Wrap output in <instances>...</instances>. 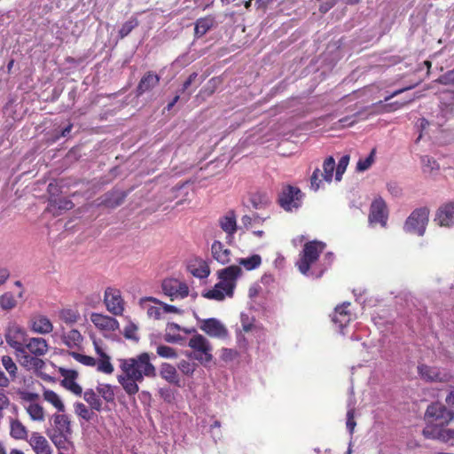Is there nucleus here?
Listing matches in <instances>:
<instances>
[{"instance_id": "nucleus-1", "label": "nucleus", "mask_w": 454, "mask_h": 454, "mask_svg": "<svg viewBox=\"0 0 454 454\" xmlns=\"http://www.w3.org/2000/svg\"><path fill=\"white\" fill-rule=\"evenodd\" d=\"M120 368L122 373L118 376V381L129 395H134L138 392L137 383L142 382L145 377L156 376V368L146 352L135 357L121 359Z\"/></svg>"}, {"instance_id": "nucleus-2", "label": "nucleus", "mask_w": 454, "mask_h": 454, "mask_svg": "<svg viewBox=\"0 0 454 454\" xmlns=\"http://www.w3.org/2000/svg\"><path fill=\"white\" fill-rule=\"evenodd\" d=\"M325 248V244L321 241L313 240L305 243L300 254V258L296 262V266L302 275L316 278L323 275L326 267H322V264L317 263V261Z\"/></svg>"}, {"instance_id": "nucleus-3", "label": "nucleus", "mask_w": 454, "mask_h": 454, "mask_svg": "<svg viewBox=\"0 0 454 454\" xmlns=\"http://www.w3.org/2000/svg\"><path fill=\"white\" fill-rule=\"evenodd\" d=\"M51 427L46 434L52 443L59 450L69 451L73 449L72 442L73 430L69 417L61 413H54L50 418Z\"/></svg>"}, {"instance_id": "nucleus-4", "label": "nucleus", "mask_w": 454, "mask_h": 454, "mask_svg": "<svg viewBox=\"0 0 454 454\" xmlns=\"http://www.w3.org/2000/svg\"><path fill=\"white\" fill-rule=\"evenodd\" d=\"M304 193L297 186L285 184L278 194V204L286 212L298 211L301 206Z\"/></svg>"}, {"instance_id": "nucleus-5", "label": "nucleus", "mask_w": 454, "mask_h": 454, "mask_svg": "<svg viewBox=\"0 0 454 454\" xmlns=\"http://www.w3.org/2000/svg\"><path fill=\"white\" fill-rule=\"evenodd\" d=\"M454 419V412L449 411L443 404L434 403L430 404L425 413L426 427H444Z\"/></svg>"}, {"instance_id": "nucleus-6", "label": "nucleus", "mask_w": 454, "mask_h": 454, "mask_svg": "<svg viewBox=\"0 0 454 454\" xmlns=\"http://www.w3.org/2000/svg\"><path fill=\"white\" fill-rule=\"evenodd\" d=\"M188 346L194 351L193 355H189L190 357L198 360L201 364H207L212 360V346L203 335L199 333L193 335L189 340Z\"/></svg>"}, {"instance_id": "nucleus-7", "label": "nucleus", "mask_w": 454, "mask_h": 454, "mask_svg": "<svg viewBox=\"0 0 454 454\" xmlns=\"http://www.w3.org/2000/svg\"><path fill=\"white\" fill-rule=\"evenodd\" d=\"M429 211L425 208L415 209L407 218L403 229L406 232L423 236L428 223Z\"/></svg>"}, {"instance_id": "nucleus-8", "label": "nucleus", "mask_w": 454, "mask_h": 454, "mask_svg": "<svg viewBox=\"0 0 454 454\" xmlns=\"http://www.w3.org/2000/svg\"><path fill=\"white\" fill-rule=\"evenodd\" d=\"M162 291L171 301L184 299L189 295V287L186 283L176 278H168L163 280Z\"/></svg>"}, {"instance_id": "nucleus-9", "label": "nucleus", "mask_w": 454, "mask_h": 454, "mask_svg": "<svg viewBox=\"0 0 454 454\" xmlns=\"http://www.w3.org/2000/svg\"><path fill=\"white\" fill-rule=\"evenodd\" d=\"M104 302L111 314L114 316L122 315L124 311V301L119 289L107 287L105 291Z\"/></svg>"}, {"instance_id": "nucleus-10", "label": "nucleus", "mask_w": 454, "mask_h": 454, "mask_svg": "<svg viewBox=\"0 0 454 454\" xmlns=\"http://www.w3.org/2000/svg\"><path fill=\"white\" fill-rule=\"evenodd\" d=\"M418 372L421 379L428 382H448L451 379V374L447 370L435 366L420 364Z\"/></svg>"}, {"instance_id": "nucleus-11", "label": "nucleus", "mask_w": 454, "mask_h": 454, "mask_svg": "<svg viewBox=\"0 0 454 454\" xmlns=\"http://www.w3.org/2000/svg\"><path fill=\"white\" fill-rule=\"evenodd\" d=\"M388 217V212L386 202L382 198H376L370 207L369 221L371 223H380L386 227Z\"/></svg>"}, {"instance_id": "nucleus-12", "label": "nucleus", "mask_w": 454, "mask_h": 454, "mask_svg": "<svg viewBox=\"0 0 454 454\" xmlns=\"http://www.w3.org/2000/svg\"><path fill=\"white\" fill-rule=\"evenodd\" d=\"M200 328L211 337L223 339L228 335L226 327L214 317L200 320Z\"/></svg>"}, {"instance_id": "nucleus-13", "label": "nucleus", "mask_w": 454, "mask_h": 454, "mask_svg": "<svg viewBox=\"0 0 454 454\" xmlns=\"http://www.w3.org/2000/svg\"><path fill=\"white\" fill-rule=\"evenodd\" d=\"M242 270L238 265H231L224 269L218 270V278L220 282L227 286L229 294L234 291L236 287L237 279L240 277Z\"/></svg>"}, {"instance_id": "nucleus-14", "label": "nucleus", "mask_w": 454, "mask_h": 454, "mask_svg": "<svg viewBox=\"0 0 454 454\" xmlns=\"http://www.w3.org/2000/svg\"><path fill=\"white\" fill-rule=\"evenodd\" d=\"M218 224L222 231L225 232L228 243H231L234 234L238 231L237 216L233 210L228 211L218 219Z\"/></svg>"}, {"instance_id": "nucleus-15", "label": "nucleus", "mask_w": 454, "mask_h": 454, "mask_svg": "<svg viewBox=\"0 0 454 454\" xmlns=\"http://www.w3.org/2000/svg\"><path fill=\"white\" fill-rule=\"evenodd\" d=\"M423 434L426 438L436 439L451 445L454 444V429L445 427H425Z\"/></svg>"}, {"instance_id": "nucleus-16", "label": "nucleus", "mask_w": 454, "mask_h": 454, "mask_svg": "<svg viewBox=\"0 0 454 454\" xmlns=\"http://www.w3.org/2000/svg\"><path fill=\"white\" fill-rule=\"evenodd\" d=\"M27 442L35 454H52L53 452L48 440L39 432H32Z\"/></svg>"}, {"instance_id": "nucleus-17", "label": "nucleus", "mask_w": 454, "mask_h": 454, "mask_svg": "<svg viewBox=\"0 0 454 454\" xmlns=\"http://www.w3.org/2000/svg\"><path fill=\"white\" fill-rule=\"evenodd\" d=\"M349 305V302H343L341 305L337 306L332 316L333 324L339 328L340 333L342 334H344V328L352 319L351 313L347 309Z\"/></svg>"}, {"instance_id": "nucleus-18", "label": "nucleus", "mask_w": 454, "mask_h": 454, "mask_svg": "<svg viewBox=\"0 0 454 454\" xmlns=\"http://www.w3.org/2000/svg\"><path fill=\"white\" fill-rule=\"evenodd\" d=\"M90 320L97 328L102 331L114 332L119 328L118 321L109 316L102 315L99 313H92L90 316Z\"/></svg>"}, {"instance_id": "nucleus-19", "label": "nucleus", "mask_w": 454, "mask_h": 454, "mask_svg": "<svg viewBox=\"0 0 454 454\" xmlns=\"http://www.w3.org/2000/svg\"><path fill=\"white\" fill-rule=\"evenodd\" d=\"M434 221L441 226H454V201L439 207Z\"/></svg>"}, {"instance_id": "nucleus-20", "label": "nucleus", "mask_w": 454, "mask_h": 454, "mask_svg": "<svg viewBox=\"0 0 454 454\" xmlns=\"http://www.w3.org/2000/svg\"><path fill=\"white\" fill-rule=\"evenodd\" d=\"M24 348L35 356H44L48 351V343L43 338H30L24 341Z\"/></svg>"}, {"instance_id": "nucleus-21", "label": "nucleus", "mask_w": 454, "mask_h": 454, "mask_svg": "<svg viewBox=\"0 0 454 454\" xmlns=\"http://www.w3.org/2000/svg\"><path fill=\"white\" fill-rule=\"evenodd\" d=\"M211 254L213 258L221 264H227L231 262V250L218 240H215L211 246Z\"/></svg>"}, {"instance_id": "nucleus-22", "label": "nucleus", "mask_w": 454, "mask_h": 454, "mask_svg": "<svg viewBox=\"0 0 454 454\" xmlns=\"http://www.w3.org/2000/svg\"><path fill=\"white\" fill-rule=\"evenodd\" d=\"M233 292L234 291L231 290V292L229 294L227 286L219 281L215 285L213 289L203 293L202 295L207 299L221 301H223L226 297L231 298L233 296Z\"/></svg>"}, {"instance_id": "nucleus-23", "label": "nucleus", "mask_w": 454, "mask_h": 454, "mask_svg": "<svg viewBox=\"0 0 454 454\" xmlns=\"http://www.w3.org/2000/svg\"><path fill=\"white\" fill-rule=\"evenodd\" d=\"M160 77L153 72H147L140 80L137 91V96L143 95L145 92L152 90L158 85Z\"/></svg>"}, {"instance_id": "nucleus-24", "label": "nucleus", "mask_w": 454, "mask_h": 454, "mask_svg": "<svg viewBox=\"0 0 454 454\" xmlns=\"http://www.w3.org/2000/svg\"><path fill=\"white\" fill-rule=\"evenodd\" d=\"M7 343L12 347L17 352L24 353V333L20 329L15 328L10 330L6 334Z\"/></svg>"}, {"instance_id": "nucleus-25", "label": "nucleus", "mask_w": 454, "mask_h": 454, "mask_svg": "<svg viewBox=\"0 0 454 454\" xmlns=\"http://www.w3.org/2000/svg\"><path fill=\"white\" fill-rule=\"evenodd\" d=\"M160 375L167 382L180 386V379L175 366L168 363H163L160 368Z\"/></svg>"}, {"instance_id": "nucleus-26", "label": "nucleus", "mask_w": 454, "mask_h": 454, "mask_svg": "<svg viewBox=\"0 0 454 454\" xmlns=\"http://www.w3.org/2000/svg\"><path fill=\"white\" fill-rule=\"evenodd\" d=\"M215 22V18L211 15L197 20L194 27L195 36L202 37L214 27Z\"/></svg>"}, {"instance_id": "nucleus-27", "label": "nucleus", "mask_w": 454, "mask_h": 454, "mask_svg": "<svg viewBox=\"0 0 454 454\" xmlns=\"http://www.w3.org/2000/svg\"><path fill=\"white\" fill-rule=\"evenodd\" d=\"M32 329L37 333L45 334L52 331L53 325L48 317L37 316L32 319Z\"/></svg>"}, {"instance_id": "nucleus-28", "label": "nucleus", "mask_w": 454, "mask_h": 454, "mask_svg": "<svg viewBox=\"0 0 454 454\" xmlns=\"http://www.w3.org/2000/svg\"><path fill=\"white\" fill-rule=\"evenodd\" d=\"M74 207L71 200L66 198L52 199L49 200L48 209L54 215L60 214L61 211L69 210Z\"/></svg>"}, {"instance_id": "nucleus-29", "label": "nucleus", "mask_w": 454, "mask_h": 454, "mask_svg": "<svg viewBox=\"0 0 454 454\" xmlns=\"http://www.w3.org/2000/svg\"><path fill=\"white\" fill-rule=\"evenodd\" d=\"M10 434L16 440H26L29 438L27 427L19 420L12 419L10 423Z\"/></svg>"}, {"instance_id": "nucleus-30", "label": "nucleus", "mask_w": 454, "mask_h": 454, "mask_svg": "<svg viewBox=\"0 0 454 454\" xmlns=\"http://www.w3.org/2000/svg\"><path fill=\"white\" fill-rule=\"evenodd\" d=\"M20 362L22 366L27 367V369H42L44 365V363L42 359L37 356H32L27 354V352L24 349V353H20Z\"/></svg>"}, {"instance_id": "nucleus-31", "label": "nucleus", "mask_w": 454, "mask_h": 454, "mask_svg": "<svg viewBox=\"0 0 454 454\" xmlns=\"http://www.w3.org/2000/svg\"><path fill=\"white\" fill-rule=\"evenodd\" d=\"M25 410L33 421L42 422L45 419L43 407L37 402L35 403L25 404Z\"/></svg>"}, {"instance_id": "nucleus-32", "label": "nucleus", "mask_w": 454, "mask_h": 454, "mask_svg": "<svg viewBox=\"0 0 454 454\" xmlns=\"http://www.w3.org/2000/svg\"><path fill=\"white\" fill-rule=\"evenodd\" d=\"M189 270L192 276L198 278H206L210 274L209 266L205 261H199L189 265Z\"/></svg>"}, {"instance_id": "nucleus-33", "label": "nucleus", "mask_w": 454, "mask_h": 454, "mask_svg": "<svg viewBox=\"0 0 454 454\" xmlns=\"http://www.w3.org/2000/svg\"><path fill=\"white\" fill-rule=\"evenodd\" d=\"M43 399L54 406L58 413L65 412L66 408L60 396L52 390L45 389L43 391Z\"/></svg>"}, {"instance_id": "nucleus-34", "label": "nucleus", "mask_w": 454, "mask_h": 454, "mask_svg": "<svg viewBox=\"0 0 454 454\" xmlns=\"http://www.w3.org/2000/svg\"><path fill=\"white\" fill-rule=\"evenodd\" d=\"M65 345L70 348H77L82 341V336L78 330L73 329L62 336Z\"/></svg>"}, {"instance_id": "nucleus-35", "label": "nucleus", "mask_w": 454, "mask_h": 454, "mask_svg": "<svg viewBox=\"0 0 454 454\" xmlns=\"http://www.w3.org/2000/svg\"><path fill=\"white\" fill-rule=\"evenodd\" d=\"M197 79H198V74L196 72H193L189 75L187 80L183 83L181 93H187L185 100L189 99L191 94L201 83V82H196Z\"/></svg>"}, {"instance_id": "nucleus-36", "label": "nucleus", "mask_w": 454, "mask_h": 454, "mask_svg": "<svg viewBox=\"0 0 454 454\" xmlns=\"http://www.w3.org/2000/svg\"><path fill=\"white\" fill-rule=\"evenodd\" d=\"M238 263L244 267L247 270H253L262 264V257L259 254H253L246 258H239L237 260Z\"/></svg>"}, {"instance_id": "nucleus-37", "label": "nucleus", "mask_w": 454, "mask_h": 454, "mask_svg": "<svg viewBox=\"0 0 454 454\" xmlns=\"http://www.w3.org/2000/svg\"><path fill=\"white\" fill-rule=\"evenodd\" d=\"M83 398L92 410L100 411L102 410V401L92 389H87L83 393Z\"/></svg>"}, {"instance_id": "nucleus-38", "label": "nucleus", "mask_w": 454, "mask_h": 454, "mask_svg": "<svg viewBox=\"0 0 454 454\" xmlns=\"http://www.w3.org/2000/svg\"><path fill=\"white\" fill-rule=\"evenodd\" d=\"M16 394L19 396L21 404L25 407V404L36 403L40 396L37 393L30 392L23 388L16 390Z\"/></svg>"}, {"instance_id": "nucleus-39", "label": "nucleus", "mask_w": 454, "mask_h": 454, "mask_svg": "<svg viewBox=\"0 0 454 454\" xmlns=\"http://www.w3.org/2000/svg\"><path fill=\"white\" fill-rule=\"evenodd\" d=\"M421 164L423 172L426 174L432 175L440 169V165L437 163V161L434 158L427 155L421 157Z\"/></svg>"}, {"instance_id": "nucleus-40", "label": "nucleus", "mask_w": 454, "mask_h": 454, "mask_svg": "<svg viewBox=\"0 0 454 454\" xmlns=\"http://www.w3.org/2000/svg\"><path fill=\"white\" fill-rule=\"evenodd\" d=\"M334 169L335 160L332 156H330L326 158L323 163V180L327 183H331L333 180Z\"/></svg>"}, {"instance_id": "nucleus-41", "label": "nucleus", "mask_w": 454, "mask_h": 454, "mask_svg": "<svg viewBox=\"0 0 454 454\" xmlns=\"http://www.w3.org/2000/svg\"><path fill=\"white\" fill-rule=\"evenodd\" d=\"M74 409V413L87 422L90 421L95 416V413L90 411L82 403H75Z\"/></svg>"}, {"instance_id": "nucleus-42", "label": "nucleus", "mask_w": 454, "mask_h": 454, "mask_svg": "<svg viewBox=\"0 0 454 454\" xmlns=\"http://www.w3.org/2000/svg\"><path fill=\"white\" fill-rule=\"evenodd\" d=\"M124 200V195L120 192H113L106 195V199L102 201L108 207H116Z\"/></svg>"}, {"instance_id": "nucleus-43", "label": "nucleus", "mask_w": 454, "mask_h": 454, "mask_svg": "<svg viewBox=\"0 0 454 454\" xmlns=\"http://www.w3.org/2000/svg\"><path fill=\"white\" fill-rule=\"evenodd\" d=\"M1 362L3 367L8 372L10 379L12 380H14L17 376V365L15 364L12 357L8 356H2Z\"/></svg>"}, {"instance_id": "nucleus-44", "label": "nucleus", "mask_w": 454, "mask_h": 454, "mask_svg": "<svg viewBox=\"0 0 454 454\" xmlns=\"http://www.w3.org/2000/svg\"><path fill=\"white\" fill-rule=\"evenodd\" d=\"M139 22L136 17H131L129 20L122 24L119 30L120 38L126 37L135 27L138 26Z\"/></svg>"}, {"instance_id": "nucleus-45", "label": "nucleus", "mask_w": 454, "mask_h": 454, "mask_svg": "<svg viewBox=\"0 0 454 454\" xmlns=\"http://www.w3.org/2000/svg\"><path fill=\"white\" fill-rule=\"evenodd\" d=\"M17 304V301L11 292H6L0 296V307L4 310H10L13 309Z\"/></svg>"}, {"instance_id": "nucleus-46", "label": "nucleus", "mask_w": 454, "mask_h": 454, "mask_svg": "<svg viewBox=\"0 0 454 454\" xmlns=\"http://www.w3.org/2000/svg\"><path fill=\"white\" fill-rule=\"evenodd\" d=\"M149 301L154 302L157 305L161 306L162 307V314L163 313H181V310L178 308H176V306L166 304V303L159 301L156 298L146 297V298L142 299V302H149Z\"/></svg>"}, {"instance_id": "nucleus-47", "label": "nucleus", "mask_w": 454, "mask_h": 454, "mask_svg": "<svg viewBox=\"0 0 454 454\" xmlns=\"http://www.w3.org/2000/svg\"><path fill=\"white\" fill-rule=\"evenodd\" d=\"M98 372L111 374L114 372V366L110 362V357L106 355L100 357L99 361L96 364Z\"/></svg>"}, {"instance_id": "nucleus-48", "label": "nucleus", "mask_w": 454, "mask_h": 454, "mask_svg": "<svg viewBox=\"0 0 454 454\" xmlns=\"http://www.w3.org/2000/svg\"><path fill=\"white\" fill-rule=\"evenodd\" d=\"M98 393L106 402H112L114 399V393L112 387L108 384H99L97 387Z\"/></svg>"}, {"instance_id": "nucleus-49", "label": "nucleus", "mask_w": 454, "mask_h": 454, "mask_svg": "<svg viewBox=\"0 0 454 454\" xmlns=\"http://www.w3.org/2000/svg\"><path fill=\"white\" fill-rule=\"evenodd\" d=\"M157 355L160 357L171 359L176 358L177 353L175 348L166 346V345H158L156 348Z\"/></svg>"}, {"instance_id": "nucleus-50", "label": "nucleus", "mask_w": 454, "mask_h": 454, "mask_svg": "<svg viewBox=\"0 0 454 454\" xmlns=\"http://www.w3.org/2000/svg\"><path fill=\"white\" fill-rule=\"evenodd\" d=\"M61 320L67 324H74L77 322L80 317L79 313L76 310L71 309H66L60 311L59 315Z\"/></svg>"}, {"instance_id": "nucleus-51", "label": "nucleus", "mask_w": 454, "mask_h": 454, "mask_svg": "<svg viewBox=\"0 0 454 454\" xmlns=\"http://www.w3.org/2000/svg\"><path fill=\"white\" fill-rule=\"evenodd\" d=\"M375 149H372L371 153L364 159H359L356 164V170L363 172L367 170L374 161Z\"/></svg>"}, {"instance_id": "nucleus-52", "label": "nucleus", "mask_w": 454, "mask_h": 454, "mask_svg": "<svg viewBox=\"0 0 454 454\" xmlns=\"http://www.w3.org/2000/svg\"><path fill=\"white\" fill-rule=\"evenodd\" d=\"M70 356L76 360L77 362L86 365V366H95L97 364V361L94 357L82 355L77 352H71Z\"/></svg>"}, {"instance_id": "nucleus-53", "label": "nucleus", "mask_w": 454, "mask_h": 454, "mask_svg": "<svg viewBox=\"0 0 454 454\" xmlns=\"http://www.w3.org/2000/svg\"><path fill=\"white\" fill-rule=\"evenodd\" d=\"M348 161H349V156L348 155H344L340 158V160H339V163L336 167V172H335V179L336 181H340L341 178H342V175L344 174V172L346 171V168L348 165Z\"/></svg>"}, {"instance_id": "nucleus-54", "label": "nucleus", "mask_w": 454, "mask_h": 454, "mask_svg": "<svg viewBox=\"0 0 454 454\" xmlns=\"http://www.w3.org/2000/svg\"><path fill=\"white\" fill-rule=\"evenodd\" d=\"M413 99L414 98H411L409 100H406V101H403V102L395 101V102H391V103H388V104L382 105V112H384V113H390V112H393V111H396L398 109H401L402 107H403L407 104L412 102Z\"/></svg>"}, {"instance_id": "nucleus-55", "label": "nucleus", "mask_w": 454, "mask_h": 454, "mask_svg": "<svg viewBox=\"0 0 454 454\" xmlns=\"http://www.w3.org/2000/svg\"><path fill=\"white\" fill-rule=\"evenodd\" d=\"M177 367L183 374L191 376L193 374L196 369V364L186 360H181L178 363Z\"/></svg>"}, {"instance_id": "nucleus-56", "label": "nucleus", "mask_w": 454, "mask_h": 454, "mask_svg": "<svg viewBox=\"0 0 454 454\" xmlns=\"http://www.w3.org/2000/svg\"><path fill=\"white\" fill-rule=\"evenodd\" d=\"M137 326L134 323L129 322V324L124 327L123 335L126 339L137 341L139 338L137 335Z\"/></svg>"}, {"instance_id": "nucleus-57", "label": "nucleus", "mask_w": 454, "mask_h": 454, "mask_svg": "<svg viewBox=\"0 0 454 454\" xmlns=\"http://www.w3.org/2000/svg\"><path fill=\"white\" fill-rule=\"evenodd\" d=\"M141 304L142 306H144L146 310H147V315L149 317L151 318H153V319H160L161 317V315H162V307L161 306H151V305H146V302H142L141 301Z\"/></svg>"}, {"instance_id": "nucleus-58", "label": "nucleus", "mask_w": 454, "mask_h": 454, "mask_svg": "<svg viewBox=\"0 0 454 454\" xmlns=\"http://www.w3.org/2000/svg\"><path fill=\"white\" fill-rule=\"evenodd\" d=\"M435 82L443 85H454V68L441 75Z\"/></svg>"}, {"instance_id": "nucleus-59", "label": "nucleus", "mask_w": 454, "mask_h": 454, "mask_svg": "<svg viewBox=\"0 0 454 454\" xmlns=\"http://www.w3.org/2000/svg\"><path fill=\"white\" fill-rule=\"evenodd\" d=\"M240 322H241L242 329L245 332H249L254 327V318L250 317L246 313H241V315H240Z\"/></svg>"}, {"instance_id": "nucleus-60", "label": "nucleus", "mask_w": 454, "mask_h": 454, "mask_svg": "<svg viewBox=\"0 0 454 454\" xmlns=\"http://www.w3.org/2000/svg\"><path fill=\"white\" fill-rule=\"evenodd\" d=\"M354 414H355V410L353 407H349L348 410V412H347V428L350 434H352L354 433V429H355V427H356V421L354 419Z\"/></svg>"}, {"instance_id": "nucleus-61", "label": "nucleus", "mask_w": 454, "mask_h": 454, "mask_svg": "<svg viewBox=\"0 0 454 454\" xmlns=\"http://www.w3.org/2000/svg\"><path fill=\"white\" fill-rule=\"evenodd\" d=\"M320 169L316 168L310 177V189L314 192H317L321 187L322 180L318 177Z\"/></svg>"}, {"instance_id": "nucleus-62", "label": "nucleus", "mask_w": 454, "mask_h": 454, "mask_svg": "<svg viewBox=\"0 0 454 454\" xmlns=\"http://www.w3.org/2000/svg\"><path fill=\"white\" fill-rule=\"evenodd\" d=\"M164 340L168 343H181L184 338L180 334L176 333V332L167 331L164 335Z\"/></svg>"}, {"instance_id": "nucleus-63", "label": "nucleus", "mask_w": 454, "mask_h": 454, "mask_svg": "<svg viewBox=\"0 0 454 454\" xmlns=\"http://www.w3.org/2000/svg\"><path fill=\"white\" fill-rule=\"evenodd\" d=\"M160 396L168 403H171L174 399V393L169 387H162L159 390Z\"/></svg>"}, {"instance_id": "nucleus-64", "label": "nucleus", "mask_w": 454, "mask_h": 454, "mask_svg": "<svg viewBox=\"0 0 454 454\" xmlns=\"http://www.w3.org/2000/svg\"><path fill=\"white\" fill-rule=\"evenodd\" d=\"M341 127H349L352 126L354 123L356 122V116H347L339 121Z\"/></svg>"}]
</instances>
